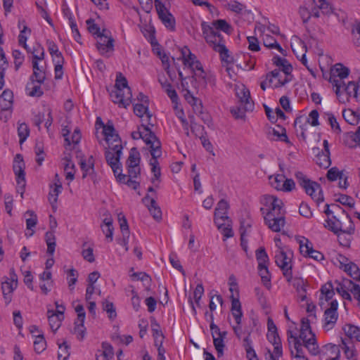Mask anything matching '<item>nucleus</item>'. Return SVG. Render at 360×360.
Segmentation results:
<instances>
[{"label":"nucleus","instance_id":"obj_1","mask_svg":"<svg viewBox=\"0 0 360 360\" xmlns=\"http://www.w3.org/2000/svg\"><path fill=\"white\" fill-rule=\"evenodd\" d=\"M201 27L205 41L214 51L219 53L221 61L227 65L232 63L233 57L230 56L221 34L205 22L201 23Z\"/></svg>","mask_w":360,"mask_h":360},{"label":"nucleus","instance_id":"obj_2","mask_svg":"<svg viewBox=\"0 0 360 360\" xmlns=\"http://www.w3.org/2000/svg\"><path fill=\"white\" fill-rule=\"evenodd\" d=\"M297 338L300 339V342L301 340L302 341L303 346L308 349L311 354H318L319 345L316 335L311 330L309 319L303 318L301 320L300 334Z\"/></svg>","mask_w":360,"mask_h":360},{"label":"nucleus","instance_id":"obj_3","mask_svg":"<svg viewBox=\"0 0 360 360\" xmlns=\"http://www.w3.org/2000/svg\"><path fill=\"white\" fill-rule=\"evenodd\" d=\"M295 176L299 185L303 188L306 193L318 204L322 202L324 200L323 194L320 184L309 179L302 172H297Z\"/></svg>","mask_w":360,"mask_h":360},{"label":"nucleus","instance_id":"obj_4","mask_svg":"<svg viewBox=\"0 0 360 360\" xmlns=\"http://www.w3.org/2000/svg\"><path fill=\"white\" fill-rule=\"evenodd\" d=\"M292 252L290 251L285 252L283 249L278 248L275 254V262L276 265L282 270L285 278H291L292 271Z\"/></svg>","mask_w":360,"mask_h":360},{"label":"nucleus","instance_id":"obj_5","mask_svg":"<svg viewBox=\"0 0 360 360\" xmlns=\"http://www.w3.org/2000/svg\"><path fill=\"white\" fill-rule=\"evenodd\" d=\"M168 1L162 2L161 1H155V7L158 15V18L164 25L169 30L175 29V18L168 9Z\"/></svg>","mask_w":360,"mask_h":360},{"label":"nucleus","instance_id":"obj_6","mask_svg":"<svg viewBox=\"0 0 360 360\" xmlns=\"http://www.w3.org/2000/svg\"><path fill=\"white\" fill-rule=\"evenodd\" d=\"M300 245V252L305 257H310L315 261H321L324 259L323 255L313 248L311 242L304 236H298L296 238Z\"/></svg>","mask_w":360,"mask_h":360},{"label":"nucleus","instance_id":"obj_7","mask_svg":"<svg viewBox=\"0 0 360 360\" xmlns=\"http://www.w3.org/2000/svg\"><path fill=\"white\" fill-rule=\"evenodd\" d=\"M122 146L121 143H115L111 147L109 146V150L105 153V159L108 164L110 166L115 175L118 172H121L120 166V158L122 154Z\"/></svg>","mask_w":360,"mask_h":360},{"label":"nucleus","instance_id":"obj_8","mask_svg":"<svg viewBox=\"0 0 360 360\" xmlns=\"http://www.w3.org/2000/svg\"><path fill=\"white\" fill-rule=\"evenodd\" d=\"M13 171L15 174L16 175V181H17V191L20 193L21 196L25 191V188L26 185L25 182V163L23 162V159L21 155L17 154L15 157L14 163H13Z\"/></svg>","mask_w":360,"mask_h":360},{"label":"nucleus","instance_id":"obj_9","mask_svg":"<svg viewBox=\"0 0 360 360\" xmlns=\"http://www.w3.org/2000/svg\"><path fill=\"white\" fill-rule=\"evenodd\" d=\"M287 338L289 347L290 348L291 356L297 360H308L304 355V352L302 349L303 345L300 342V339L297 338V333L288 330L287 331Z\"/></svg>","mask_w":360,"mask_h":360},{"label":"nucleus","instance_id":"obj_10","mask_svg":"<svg viewBox=\"0 0 360 360\" xmlns=\"http://www.w3.org/2000/svg\"><path fill=\"white\" fill-rule=\"evenodd\" d=\"M349 219V226L346 229L342 227V223L335 216L331 219H328L324 223V227L336 234L340 238V233L352 234L354 232V225L351 218L347 216Z\"/></svg>","mask_w":360,"mask_h":360},{"label":"nucleus","instance_id":"obj_11","mask_svg":"<svg viewBox=\"0 0 360 360\" xmlns=\"http://www.w3.org/2000/svg\"><path fill=\"white\" fill-rule=\"evenodd\" d=\"M231 314L233 316L236 323V326H233V330L234 331L235 335L238 338H240L241 334H242V327H241V322H242V317H243V311H242V307L241 304L238 297H235L233 294L231 296Z\"/></svg>","mask_w":360,"mask_h":360},{"label":"nucleus","instance_id":"obj_12","mask_svg":"<svg viewBox=\"0 0 360 360\" xmlns=\"http://www.w3.org/2000/svg\"><path fill=\"white\" fill-rule=\"evenodd\" d=\"M112 101L118 104L120 107L126 108L131 103V89H114L110 93Z\"/></svg>","mask_w":360,"mask_h":360},{"label":"nucleus","instance_id":"obj_13","mask_svg":"<svg viewBox=\"0 0 360 360\" xmlns=\"http://www.w3.org/2000/svg\"><path fill=\"white\" fill-rule=\"evenodd\" d=\"M133 139H142L148 146L153 145L155 141H159L155 134L151 131L147 124H142L136 131L131 133Z\"/></svg>","mask_w":360,"mask_h":360},{"label":"nucleus","instance_id":"obj_14","mask_svg":"<svg viewBox=\"0 0 360 360\" xmlns=\"http://www.w3.org/2000/svg\"><path fill=\"white\" fill-rule=\"evenodd\" d=\"M320 360H339L340 357V346L328 343L319 349Z\"/></svg>","mask_w":360,"mask_h":360},{"label":"nucleus","instance_id":"obj_15","mask_svg":"<svg viewBox=\"0 0 360 360\" xmlns=\"http://www.w3.org/2000/svg\"><path fill=\"white\" fill-rule=\"evenodd\" d=\"M236 96L239 99L241 105H245V109L253 110L254 103L251 100L250 91L245 86L236 89Z\"/></svg>","mask_w":360,"mask_h":360},{"label":"nucleus","instance_id":"obj_16","mask_svg":"<svg viewBox=\"0 0 360 360\" xmlns=\"http://www.w3.org/2000/svg\"><path fill=\"white\" fill-rule=\"evenodd\" d=\"M98 37L97 49L102 55L113 50L114 40L112 38L108 37L103 34H99Z\"/></svg>","mask_w":360,"mask_h":360},{"label":"nucleus","instance_id":"obj_17","mask_svg":"<svg viewBox=\"0 0 360 360\" xmlns=\"http://www.w3.org/2000/svg\"><path fill=\"white\" fill-rule=\"evenodd\" d=\"M15 275L11 277V281H6L1 284V290L4 298L6 304H9L11 301L12 293L17 286V279H15Z\"/></svg>","mask_w":360,"mask_h":360},{"label":"nucleus","instance_id":"obj_18","mask_svg":"<svg viewBox=\"0 0 360 360\" xmlns=\"http://www.w3.org/2000/svg\"><path fill=\"white\" fill-rule=\"evenodd\" d=\"M143 202L148 207V209L153 218L160 220L162 218V212L154 198L147 195L142 199Z\"/></svg>","mask_w":360,"mask_h":360},{"label":"nucleus","instance_id":"obj_19","mask_svg":"<svg viewBox=\"0 0 360 360\" xmlns=\"http://www.w3.org/2000/svg\"><path fill=\"white\" fill-rule=\"evenodd\" d=\"M272 76L276 81L275 84H273V88L281 87L290 82L292 78L291 73H283L280 69L272 70Z\"/></svg>","mask_w":360,"mask_h":360},{"label":"nucleus","instance_id":"obj_20","mask_svg":"<svg viewBox=\"0 0 360 360\" xmlns=\"http://www.w3.org/2000/svg\"><path fill=\"white\" fill-rule=\"evenodd\" d=\"M79 165L82 171V178L90 176L92 179L94 178V160L92 156L89 157L87 160L81 159Z\"/></svg>","mask_w":360,"mask_h":360},{"label":"nucleus","instance_id":"obj_21","mask_svg":"<svg viewBox=\"0 0 360 360\" xmlns=\"http://www.w3.org/2000/svg\"><path fill=\"white\" fill-rule=\"evenodd\" d=\"M103 133L105 136V141L110 143L112 142L115 143H121L120 137L115 131V128L111 122H108L106 124L102 123Z\"/></svg>","mask_w":360,"mask_h":360},{"label":"nucleus","instance_id":"obj_22","mask_svg":"<svg viewBox=\"0 0 360 360\" xmlns=\"http://www.w3.org/2000/svg\"><path fill=\"white\" fill-rule=\"evenodd\" d=\"M323 144L324 150L322 151L321 154H319L316 156V161L321 167L328 168L331 164L330 158L329 144L327 140H323Z\"/></svg>","mask_w":360,"mask_h":360},{"label":"nucleus","instance_id":"obj_23","mask_svg":"<svg viewBox=\"0 0 360 360\" xmlns=\"http://www.w3.org/2000/svg\"><path fill=\"white\" fill-rule=\"evenodd\" d=\"M18 28L20 29V34L18 36V44L22 46L27 51H30V48L27 46L26 41L28 36L30 35L31 30L26 25L25 20L18 21Z\"/></svg>","mask_w":360,"mask_h":360},{"label":"nucleus","instance_id":"obj_24","mask_svg":"<svg viewBox=\"0 0 360 360\" xmlns=\"http://www.w3.org/2000/svg\"><path fill=\"white\" fill-rule=\"evenodd\" d=\"M266 204L269 205V211L272 214H278V212H285L283 207V202L274 195H268L265 198Z\"/></svg>","mask_w":360,"mask_h":360},{"label":"nucleus","instance_id":"obj_25","mask_svg":"<svg viewBox=\"0 0 360 360\" xmlns=\"http://www.w3.org/2000/svg\"><path fill=\"white\" fill-rule=\"evenodd\" d=\"M340 268L354 281H360V269L359 266L352 262L343 263L340 262Z\"/></svg>","mask_w":360,"mask_h":360},{"label":"nucleus","instance_id":"obj_26","mask_svg":"<svg viewBox=\"0 0 360 360\" xmlns=\"http://www.w3.org/2000/svg\"><path fill=\"white\" fill-rule=\"evenodd\" d=\"M102 349L98 350L96 354V360H110L114 356L112 346L106 342L101 345Z\"/></svg>","mask_w":360,"mask_h":360},{"label":"nucleus","instance_id":"obj_27","mask_svg":"<svg viewBox=\"0 0 360 360\" xmlns=\"http://www.w3.org/2000/svg\"><path fill=\"white\" fill-rule=\"evenodd\" d=\"M342 345H340L343 350L346 358L349 360H357L356 352L352 340L341 339Z\"/></svg>","mask_w":360,"mask_h":360},{"label":"nucleus","instance_id":"obj_28","mask_svg":"<svg viewBox=\"0 0 360 360\" xmlns=\"http://www.w3.org/2000/svg\"><path fill=\"white\" fill-rule=\"evenodd\" d=\"M30 82L26 85V93L28 96L32 97H40L43 95V90L41 89V84L43 83L37 82L34 79H30Z\"/></svg>","mask_w":360,"mask_h":360},{"label":"nucleus","instance_id":"obj_29","mask_svg":"<svg viewBox=\"0 0 360 360\" xmlns=\"http://www.w3.org/2000/svg\"><path fill=\"white\" fill-rule=\"evenodd\" d=\"M338 314L325 310L323 321V328L328 331L333 329L338 321Z\"/></svg>","mask_w":360,"mask_h":360},{"label":"nucleus","instance_id":"obj_30","mask_svg":"<svg viewBox=\"0 0 360 360\" xmlns=\"http://www.w3.org/2000/svg\"><path fill=\"white\" fill-rule=\"evenodd\" d=\"M267 136L271 141H281L286 143L289 142L288 138L285 133V129L278 127V129H271L267 133Z\"/></svg>","mask_w":360,"mask_h":360},{"label":"nucleus","instance_id":"obj_31","mask_svg":"<svg viewBox=\"0 0 360 360\" xmlns=\"http://www.w3.org/2000/svg\"><path fill=\"white\" fill-rule=\"evenodd\" d=\"M33 73L30 79H34L37 82L44 83L46 79V72L42 66L39 65V62L32 60Z\"/></svg>","mask_w":360,"mask_h":360},{"label":"nucleus","instance_id":"obj_32","mask_svg":"<svg viewBox=\"0 0 360 360\" xmlns=\"http://www.w3.org/2000/svg\"><path fill=\"white\" fill-rule=\"evenodd\" d=\"M150 154L152 158L150 160V165L152 167H159L158 158L162 155L161 143L160 141H155V143L150 146Z\"/></svg>","mask_w":360,"mask_h":360},{"label":"nucleus","instance_id":"obj_33","mask_svg":"<svg viewBox=\"0 0 360 360\" xmlns=\"http://www.w3.org/2000/svg\"><path fill=\"white\" fill-rule=\"evenodd\" d=\"M134 112L135 115L141 118H143L146 115V121L148 124H150V118L152 115L148 111V104L144 103H136L134 106ZM153 126V124H151Z\"/></svg>","mask_w":360,"mask_h":360},{"label":"nucleus","instance_id":"obj_34","mask_svg":"<svg viewBox=\"0 0 360 360\" xmlns=\"http://www.w3.org/2000/svg\"><path fill=\"white\" fill-rule=\"evenodd\" d=\"M13 94L9 89L4 90L0 96V105L3 110H8L13 104Z\"/></svg>","mask_w":360,"mask_h":360},{"label":"nucleus","instance_id":"obj_35","mask_svg":"<svg viewBox=\"0 0 360 360\" xmlns=\"http://www.w3.org/2000/svg\"><path fill=\"white\" fill-rule=\"evenodd\" d=\"M191 129L193 132L198 131L200 132V134L201 135L200 136L201 143L202 146L205 148V149L208 151L209 153L213 152V146L210 140L206 138L205 136H202V131L204 130V127L202 125H198L195 124L193 126H191Z\"/></svg>","mask_w":360,"mask_h":360},{"label":"nucleus","instance_id":"obj_36","mask_svg":"<svg viewBox=\"0 0 360 360\" xmlns=\"http://www.w3.org/2000/svg\"><path fill=\"white\" fill-rule=\"evenodd\" d=\"M101 229L103 233L105 235V238L110 242L113 240V226H112V219L110 217H105L103 221V224H101Z\"/></svg>","mask_w":360,"mask_h":360},{"label":"nucleus","instance_id":"obj_37","mask_svg":"<svg viewBox=\"0 0 360 360\" xmlns=\"http://www.w3.org/2000/svg\"><path fill=\"white\" fill-rule=\"evenodd\" d=\"M265 224L274 232H279L285 224V217H278L276 219H264Z\"/></svg>","mask_w":360,"mask_h":360},{"label":"nucleus","instance_id":"obj_38","mask_svg":"<svg viewBox=\"0 0 360 360\" xmlns=\"http://www.w3.org/2000/svg\"><path fill=\"white\" fill-rule=\"evenodd\" d=\"M47 314L50 328L56 332L60 328L63 318L58 316L53 310H48Z\"/></svg>","mask_w":360,"mask_h":360},{"label":"nucleus","instance_id":"obj_39","mask_svg":"<svg viewBox=\"0 0 360 360\" xmlns=\"http://www.w3.org/2000/svg\"><path fill=\"white\" fill-rule=\"evenodd\" d=\"M345 335L348 337L346 340L356 339L360 342V328L351 324H347L343 327Z\"/></svg>","mask_w":360,"mask_h":360},{"label":"nucleus","instance_id":"obj_40","mask_svg":"<svg viewBox=\"0 0 360 360\" xmlns=\"http://www.w3.org/2000/svg\"><path fill=\"white\" fill-rule=\"evenodd\" d=\"M181 58L184 65L190 67L198 60L195 54L192 53L187 46L181 49Z\"/></svg>","mask_w":360,"mask_h":360},{"label":"nucleus","instance_id":"obj_41","mask_svg":"<svg viewBox=\"0 0 360 360\" xmlns=\"http://www.w3.org/2000/svg\"><path fill=\"white\" fill-rule=\"evenodd\" d=\"M63 161L65 178L67 180L72 181L75 174V164L67 156L63 158Z\"/></svg>","mask_w":360,"mask_h":360},{"label":"nucleus","instance_id":"obj_42","mask_svg":"<svg viewBox=\"0 0 360 360\" xmlns=\"http://www.w3.org/2000/svg\"><path fill=\"white\" fill-rule=\"evenodd\" d=\"M349 74V70L340 63L335 64L330 70V76L347 78Z\"/></svg>","mask_w":360,"mask_h":360},{"label":"nucleus","instance_id":"obj_43","mask_svg":"<svg viewBox=\"0 0 360 360\" xmlns=\"http://www.w3.org/2000/svg\"><path fill=\"white\" fill-rule=\"evenodd\" d=\"M272 60L274 65L281 68V70L283 73H291L292 67L286 59L276 56L273 58Z\"/></svg>","mask_w":360,"mask_h":360},{"label":"nucleus","instance_id":"obj_44","mask_svg":"<svg viewBox=\"0 0 360 360\" xmlns=\"http://www.w3.org/2000/svg\"><path fill=\"white\" fill-rule=\"evenodd\" d=\"M258 271L264 285L267 289H270L271 286V275L269 271L268 265H264L262 266H258Z\"/></svg>","mask_w":360,"mask_h":360},{"label":"nucleus","instance_id":"obj_45","mask_svg":"<svg viewBox=\"0 0 360 360\" xmlns=\"http://www.w3.org/2000/svg\"><path fill=\"white\" fill-rule=\"evenodd\" d=\"M243 345L245 349L247 358L249 360H259L256 352L252 346V341L250 339V335L244 338Z\"/></svg>","mask_w":360,"mask_h":360},{"label":"nucleus","instance_id":"obj_46","mask_svg":"<svg viewBox=\"0 0 360 360\" xmlns=\"http://www.w3.org/2000/svg\"><path fill=\"white\" fill-rule=\"evenodd\" d=\"M211 27L216 31H223L229 34L232 32L231 26L225 20H216L212 21Z\"/></svg>","mask_w":360,"mask_h":360},{"label":"nucleus","instance_id":"obj_47","mask_svg":"<svg viewBox=\"0 0 360 360\" xmlns=\"http://www.w3.org/2000/svg\"><path fill=\"white\" fill-rule=\"evenodd\" d=\"M264 45L269 49H275L283 56L286 55L285 51L277 41L271 36H265L263 39Z\"/></svg>","mask_w":360,"mask_h":360},{"label":"nucleus","instance_id":"obj_48","mask_svg":"<svg viewBox=\"0 0 360 360\" xmlns=\"http://www.w3.org/2000/svg\"><path fill=\"white\" fill-rule=\"evenodd\" d=\"M285 279L288 281V283L292 284V286L296 288L297 292H304V290L306 289L307 285L304 280L300 278H293L292 272H291V278H285Z\"/></svg>","mask_w":360,"mask_h":360},{"label":"nucleus","instance_id":"obj_49","mask_svg":"<svg viewBox=\"0 0 360 360\" xmlns=\"http://www.w3.org/2000/svg\"><path fill=\"white\" fill-rule=\"evenodd\" d=\"M46 45L48 51L53 59H58V58L60 59L64 58L61 52L59 51L57 44L53 41L48 39L46 41Z\"/></svg>","mask_w":360,"mask_h":360},{"label":"nucleus","instance_id":"obj_50","mask_svg":"<svg viewBox=\"0 0 360 360\" xmlns=\"http://www.w3.org/2000/svg\"><path fill=\"white\" fill-rule=\"evenodd\" d=\"M345 142L349 148H355L360 146V137L354 132H348L345 135Z\"/></svg>","mask_w":360,"mask_h":360},{"label":"nucleus","instance_id":"obj_51","mask_svg":"<svg viewBox=\"0 0 360 360\" xmlns=\"http://www.w3.org/2000/svg\"><path fill=\"white\" fill-rule=\"evenodd\" d=\"M25 216L27 217L26 219L27 229L32 231V233L30 234L32 236L33 234L32 229L36 226L37 223V217L36 214L32 210L27 211L25 214Z\"/></svg>","mask_w":360,"mask_h":360},{"label":"nucleus","instance_id":"obj_52","mask_svg":"<svg viewBox=\"0 0 360 360\" xmlns=\"http://www.w3.org/2000/svg\"><path fill=\"white\" fill-rule=\"evenodd\" d=\"M324 116L328 124L330 125L333 131L336 134H340L341 132V129L335 115L331 112H326Z\"/></svg>","mask_w":360,"mask_h":360},{"label":"nucleus","instance_id":"obj_53","mask_svg":"<svg viewBox=\"0 0 360 360\" xmlns=\"http://www.w3.org/2000/svg\"><path fill=\"white\" fill-rule=\"evenodd\" d=\"M62 184H58L56 186L50 185V191L49 193V200L51 204L56 203L58 195L62 192Z\"/></svg>","mask_w":360,"mask_h":360},{"label":"nucleus","instance_id":"obj_54","mask_svg":"<svg viewBox=\"0 0 360 360\" xmlns=\"http://www.w3.org/2000/svg\"><path fill=\"white\" fill-rule=\"evenodd\" d=\"M140 153L136 148H132L127 160V165H139Z\"/></svg>","mask_w":360,"mask_h":360},{"label":"nucleus","instance_id":"obj_55","mask_svg":"<svg viewBox=\"0 0 360 360\" xmlns=\"http://www.w3.org/2000/svg\"><path fill=\"white\" fill-rule=\"evenodd\" d=\"M27 52L32 54V60L39 62L44 58V49L40 44L34 46L32 50L30 49V51Z\"/></svg>","mask_w":360,"mask_h":360},{"label":"nucleus","instance_id":"obj_56","mask_svg":"<svg viewBox=\"0 0 360 360\" xmlns=\"http://www.w3.org/2000/svg\"><path fill=\"white\" fill-rule=\"evenodd\" d=\"M256 259L258 266H262L269 264V257L264 248H260L256 251Z\"/></svg>","mask_w":360,"mask_h":360},{"label":"nucleus","instance_id":"obj_57","mask_svg":"<svg viewBox=\"0 0 360 360\" xmlns=\"http://www.w3.org/2000/svg\"><path fill=\"white\" fill-rule=\"evenodd\" d=\"M313 2L317 8L321 10L323 14L328 15L332 13V7L326 0H313Z\"/></svg>","mask_w":360,"mask_h":360},{"label":"nucleus","instance_id":"obj_58","mask_svg":"<svg viewBox=\"0 0 360 360\" xmlns=\"http://www.w3.org/2000/svg\"><path fill=\"white\" fill-rule=\"evenodd\" d=\"M184 98L190 105L196 108V110L199 112L201 110L202 105L200 101L194 97L190 91H186V93L184 94Z\"/></svg>","mask_w":360,"mask_h":360},{"label":"nucleus","instance_id":"obj_59","mask_svg":"<svg viewBox=\"0 0 360 360\" xmlns=\"http://www.w3.org/2000/svg\"><path fill=\"white\" fill-rule=\"evenodd\" d=\"M343 79L344 78L330 75L329 82L333 84L334 87H335V92L337 96L340 95L341 89H344V87L346 86Z\"/></svg>","mask_w":360,"mask_h":360},{"label":"nucleus","instance_id":"obj_60","mask_svg":"<svg viewBox=\"0 0 360 360\" xmlns=\"http://www.w3.org/2000/svg\"><path fill=\"white\" fill-rule=\"evenodd\" d=\"M46 342L43 335H37L34 341V351L37 353L40 354L46 349Z\"/></svg>","mask_w":360,"mask_h":360},{"label":"nucleus","instance_id":"obj_61","mask_svg":"<svg viewBox=\"0 0 360 360\" xmlns=\"http://www.w3.org/2000/svg\"><path fill=\"white\" fill-rule=\"evenodd\" d=\"M229 207L228 202L224 199L219 200L217 203V207L215 208L214 215L215 216H224L227 215V210Z\"/></svg>","mask_w":360,"mask_h":360},{"label":"nucleus","instance_id":"obj_62","mask_svg":"<svg viewBox=\"0 0 360 360\" xmlns=\"http://www.w3.org/2000/svg\"><path fill=\"white\" fill-rule=\"evenodd\" d=\"M250 111L245 109V105L235 106L231 109V112L236 119H243L245 117V112Z\"/></svg>","mask_w":360,"mask_h":360},{"label":"nucleus","instance_id":"obj_63","mask_svg":"<svg viewBox=\"0 0 360 360\" xmlns=\"http://www.w3.org/2000/svg\"><path fill=\"white\" fill-rule=\"evenodd\" d=\"M285 176L283 174H277L269 177V181L271 186L278 191H281L282 184Z\"/></svg>","mask_w":360,"mask_h":360},{"label":"nucleus","instance_id":"obj_64","mask_svg":"<svg viewBox=\"0 0 360 360\" xmlns=\"http://www.w3.org/2000/svg\"><path fill=\"white\" fill-rule=\"evenodd\" d=\"M352 35L355 45L360 46V22L356 21L352 24Z\"/></svg>","mask_w":360,"mask_h":360}]
</instances>
